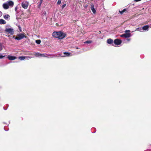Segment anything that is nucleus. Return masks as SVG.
Here are the masks:
<instances>
[{"label":"nucleus","mask_w":151,"mask_h":151,"mask_svg":"<svg viewBox=\"0 0 151 151\" xmlns=\"http://www.w3.org/2000/svg\"><path fill=\"white\" fill-rule=\"evenodd\" d=\"M53 37L58 38L59 39H62L64 38L66 36V34L62 32H54L52 33Z\"/></svg>","instance_id":"obj_1"},{"label":"nucleus","mask_w":151,"mask_h":151,"mask_svg":"<svg viewBox=\"0 0 151 151\" xmlns=\"http://www.w3.org/2000/svg\"><path fill=\"white\" fill-rule=\"evenodd\" d=\"M4 31L11 35H13L14 33L13 29L11 28H6Z\"/></svg>","instance_id":"obj_2"},{"label":"nucleus","mask_w":151,"mask_h":151,"mask_svg":"<svg viewBox=\"0 0 151 151\" xmlns=\"http://www.w3.org/2000/svg\"><path fill=\"white\" fill-rule=\"evenodd\" d=\"M25 37L24 34L20 33L17 35V37L15 38V40H19Z\"/></svg>","instance_id":"obj_3"},{"label":"nucleus","mask_w":151,"mask_h":151,"mask_svg":"<svg viewBox=\"0 0 151 151\" xmlns=\"http://www.w3.org/2000/svg\"><path fill=\"white\" fill-rule=\"evenodd\" d=\"M29 3L27 1H23L21 3V6L24 9H27Z\"/></svg>","instance_id":"obj_4"},{"label":"nucleus","mask_w":151,"mask_h":151,"mask_svg":"<svg viewBox=\"0 0 151 151\" xmlns=\"http://www.w3.org/2000/svg\"><path fill=\"white\" fill-rule=\"evenodd\" d=\"M32 57L30 56H21L19 57L18 58L21 60H24L25 59L29 60L32 58Z\"/></svg>","instance_id":"obj_5"},{"label":"nucleus","mask_w":151,"mask_h":151,"mask_svg":"<svg viewBox=\"0 0 151 151\" xmlns=\"http://www.w3.org/2000/svg\"><path fill=\"white\" fill-rule=\"evenodd\" d=\"M119 36L120 37H124L125 38H128L131 37V35L130 33H126L121 35Z\"/></svg>","instance_id":"obj_6"},{"label":"nucleus","mask_w":151,"mask_h":151,"mask_svg":"<svg viewBox=\"0 0 151 151\" xmlns=\"http://www.w3.org/2000/svg\"><path fill=\"white\" fill-rule=\"evenodd\" d=\"M122 41L121 40L118 39H116L114 40V44L117 45H119L121 44Z\"/></svg>","instance_id":"obj_7"},{"label":"nucleus","mask_w":151,"mask_h":151,"mask_svg":"<svg viewBox=\"0 0 151 151\" xmlns=\"http://www.w3.org/2000/svg\"><path fill=\"white\" fill-rule=\"evenodd\" d=\"M91 9L93 14H95L96 13V11L94 8V5L91 4Z\"/></svg>","instance_id":"obj_8"},{"label":"nucleus","mask_w":151,"mask_h":151,"mask_svg":"<svg viewBox=\"0 0 151 151\" xmlns=\"http://www.w3.org/2000/svg\"><path fill=\"white\" fill-rule=\"evenodd\" d=\"M7 58L10 60H14L17 58L16 57L9 55H8Z\"/></svg>","instance_id":"obj_9"},{"label":"nucleus","mask_w":151,"mask_h":151,"mask_svg":"<svg viewBox=\"0 0 151 151\" xmlns=\"http://www.w3.org/2000/svg\"><path fill=\"white\" fill-rule=\"evenodd\" d=\"M3 6L5 9H7L9 7L7 2L4 3L3 5Z\"/></svg>","instance_id":"obj_10"},{"label":"nucleus","mask_w":151,"mask_h":151,"mask_svg":"<svg viewBox=\"0 0 151 151\" xmlns=\"http://www.w3.org/2000/svg\"><path fill=\"white\" fill-rule=\"evenodd\" d=\"M47 56H50V58H53L54 57V56L51 55H50L45 54H41V56L44 57H45L49 58Z\"/></svg>","instance_id":"obj_11"},{"label":"nucleus","mask_w":151,"mask_h":151,"mask_svg":"<svg viewBox=\"0 0 151 151\" xmlns=\"http://www.w3.org/2000/svg\"><path fill=\"white\" fill-rule=\"evenodd\" d=\"M8 4L9 6H12L14 5V2L13 1H9L6 2Z\"/></svg>","instance_id":"obj_12"},{"label":"nucleus","mask_w":151,"mask_h":151,"mask_svg":"<svg viewBox=\"0 0 151 151\" xmlns=\"http://www.w3.org/2000/svg\"><path fill=\"white\" fill-rule=\"evenodd\" d=\"M107 42L109 44H111L113 42V40L111 39H109L107 40Z\"/></svg>","instance_id":"obj_13"},{"label":"nucleus","mask_w":151,"mask_h":151,"mask_svg":"<svg viewBox=\"0 0 151 151\" xmlns=\"http://www.w3.org/2000/svg\"><path fill=\"white\" fill-rule=\"evenodd\" d=\"M6 23V21L3 19H0V24H4Z\"/></svg>","instance_id":"obj_14"},{"label":"nucleus","mask_w":151,"mask_h":151,"mask_svg":"<svg viewBox=\"0 0 151 151\" xmlns=\"http://www.w3.org/2000/svg\"><path fill=\"white\" fill-rule=\"evenodd\" d=\"M149 28V26L148 25H147L145 26H143L142 28V30H148V29Z\"/></svg>","instance_id":"obj_15"},{"label":"nucleus","mask_w":151,"mask_h":151,"mask_svg":"<svg viewBox=\"0 0 151 151\" xmlns=\"http://www.w3.org/2000/svg\"><path fill=\"white\" fill-rule=\"evenodd\" d=\"M64 54L65 55L64 56H63V57L65 56H70V54L68 52H64Z\"/></svg>","instance_id":"obj_16"},{"label":"nucleus","mask_w":151,"mask_h":151,"mask_svg":"<svg viewBox=\"0 0 151 151\" xmlns=\"http://www.w3.org/2000/svg\"><path fill=\"white\" fill-rule=\"evenodd\" d=\"M4 17L5 19H7L10 17V16L9 15L6 14L4 16Z\"/></svg>","instance_id":"obj_17"},{"label":"nucleus","mask_w":151,"mask_h":151,"mask_svg":"<svg viewBox=\"0 0 151 151\" xmlns=\"http://www.w3.org/2000/svg\"><path fill=\"white\" fill-rule=\"evenodd\" d=\"M137 30L140 32H142V28H137L136 29V31Z\"/></svg>","instance_id":"obj_18"},{"label":"nucleus","mask_w":151,"mask_h":151,"mask_svg":"<svg viewBox=\"0 0 151 151\" xmlns=\"http://www.w3.org/2000/svg\"><path fill=\"white\" fill-rule=\"evenodd\" d=\"M126 11V9H124L122 11H119V12L121 14H123L124 12Z\"/></svg>","instance_id":"obj_19"},{"label":"nucleus","mask_w":151,"mask_h":151,"mask_svg":"<svg viewBox=\"0 0 151 151\" xmlns=\"http://www.w3.org/2000/svg\"><path fill=\"white\" fill-rule=\"evenodd\" d=\"M41 54L39 52H36L35 53V55L38 56H41Z\"/></svg>","instance_id":"obj_20"},{"label":"nucleus","mask_w":151,"mask_h":151,"mask_svg":"<svg viewBox=\"0 0 151 151\" xmlns=\"http://www.w3.org/2000/svg\"><path fill=\"white\" fill-rule=\"evenodd\" d=\"M92 42V41H91V40H88V41H85L84 42V43H88V44H90V43H91Z\"/></svg>","instance_id":"obj_21"},{"label":"nucleus","mask_w":151,"mask_h":151,"mask_svg":"<svg viewBox=\"0 0 151 151\" xmlns=\"http://www.w3.org/2000/svg\"><path fill=\"white\" fill-rule=\"evenodd\" d=\"M36 43L39 44L41 43V40H37L35 41Z\"/></svg>","instance_id":"obj_22"},{"label":"nucleus","mask_w":151,"mask_h":151,"mask_svg":"<svg viewBox=\"0 0 151 151\" xmlns=\"http://www.w3.org/2000/svg\"><path fill=\"white\" fill-rule=\"evenodd\" d=\"M61 2V0H58V1L57 2V4H60Z\"/></svg>","instance_id":"obj_23"},{"label":"nucleus","mask_w":151,"mask_h":151,"mask_svg":"<svg viewBox=\"0 0 151 151\" xmlns=\"http://www.w3.org/2000/svg\"><path fill=\"white\" fill-rule=\"evenodd\" d=\"M2 45L1 44H0V51L1 50H2Z\"/></svg>","instance_id":"obj_24"},{"label":"nucleus","mask_w":151,"mask_h":151,"mask_svg":"<svg viewBox=\"0 0 151 151\" xmlns=\"http://www.w3.org/2000/svg\"><path fill=\"white\" fill-rule=\"evenodd\" d=\"M5 56H3L1 55H0V59H2Z\"/></svg>","instance_id":"obj_25"},{"label":"nucleus","mask_w":151,"mask_h":151,"mask_svg":"<svg viewBox=\"0 0 151 151\" xmlns=\"http://www.w3.org/2000/svg\"><path fill=\"white\" fill-rule=\"evenodd\" d=\"M66 5V4H64L62 6V8L63 9L65 6Z\"/></svg>","instance_id":"obj_26"},{"label":"nucleus","mask_w":151,"mask_h":151,"mask_svg":"<svg viewBox=\"0 0 151 151\" xmlns=\"http://www.w3.org/2000/svg\"><path fill=\"white\" fill-rule=\"evenodd\" d=\"M130 32V31L129 30H126L125 31V33H127V32Z\"/></svg>","instance_id":"obj_27"},{"label":"nucleus","mask_w":151,"mask_h":151,"mask_svg":"<svg viewBox=\"0 0 151 151\" xmlns=\"http://www.w3.org/2000/svg\"><path fill=\"white\" fill-rule=\"evenodd\" d=\"M18 27L19 29L20 30V31L21 32L22 31V28L21 27H20V26H18Z\"/></svg>","instance_id":"obj_28"},{"label":"nucleus","mask_w":151,"mask_h":151,"mask_svg":"<svg viewBox=\"0 0 151 151\" xmlns=\"http://www.w3.org/2000/svg\"><path fill=\"white\" fill-rule=\"evenodd\" d=\"M2 15V12L0 11V17H1Z\"/></svg>","instance_id":"obj_29"},{"label":"nucleus","mask_w":151,"mask_h":151,"mask_svg":"<svg viewBox=\"0 0 151 151\" xmlns=\"http://www.w3.org/2000/svg\"><path fill=\"white\" fill-rule=\"evenodd\" d=\"M16 37H16L15 36V35H14L13 36V38H14V39H15V38H16Z\"/></svg>","instance_id":"obj_30"},{"label":"nucleus","mask_w":151,"mask_h":151,"mask_svg":"<svg viewBox=\"0 0 151 151\" xmlns=\"http://www.w3.org/2000/svg\"><path fill=\"white\" fill-rule=\"evenodd\" d=\"M42 1H43V0H40V4L42 3Z\"/></svg>","instance_id":"obj_31"},{"label":"nucleus","mask_w":151,"mask_h":151,"mask_svg":"<svg viewBox=\"0 0 151 151\" xmlns=\"http://www.w3.org/2000/svg\"><path fill=\"white\" fill-rule=\"evenodd\" d=\"M127 40H128V41H130V39H127Z\"/></svg>","instance_id":"obj_32"},{"label":"nucleus","mask_w":151,"mask_h":151,"mask_svg":"<svg viewBox=\"0 0 151 151\" xmlns=\"http://www.w3.org/2000/svg\"><path fill=\"white\" fill-rule=\"evenodd\" d=\"M17 7H16L15 9V10H17Z\"/></svg>","instance_id":"obj_33"},{"label":"nucleus","mask_w":151,"mask_h":151,"mask_svg":"<svg viewBox=\"0 0 151 151\" xmlns=\"http://www.w3.org/2000/svg\"><path fill=\"white\" fill-rule=\"evenodd\" d=\"M112 45L114 46V44H112Z\"/></svg>","instance_id":"obj_34"},{"label":"nucleus","mask_w":151,"mask_h":151,"mask_svg":"<svg viewBox=\"0 0 151 151\" xmlns=\"http://www.w3.org/2000/svg\"><path fill=\"white\" fill-rule=\"evenodd\" d=\"M76 49H78V47H77Z\"/></svg>","instance_id":"obj_35"}]
</instances>
